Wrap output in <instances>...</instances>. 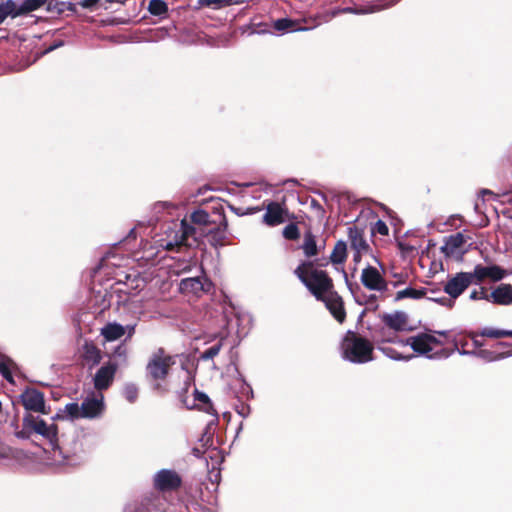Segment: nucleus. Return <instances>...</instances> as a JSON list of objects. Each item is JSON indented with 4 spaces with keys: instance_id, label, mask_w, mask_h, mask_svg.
Instances as JSON below:
<instances>
[{
    "instance_id": "f257e3e1",
    "label": "nucleus",
    "mask_w": 512,
    "mask_h": 512,
    "mask_svg": "<svg viewBox=\"0 0 512 512\" xmlns=\"http://www.w3.org/2000/svg\"><path fill=\"white\" fill-rule=\"evenodd\" d=\"M84 455L83 437L72 423H68V431L59 436L52 448L53 460L59 465L76 466L82 463Z\"/></svg>"
},
{
    "instance_id": "f03ea898",
    "label": "nucleus",
    "mask_w": 512,
    "mask_h": 512,
    "mask_svg": "<svg viewBox=\"0 0 512 512\" xmlns=\"http://www.w3.org/2000/svg\"><path fill=\"white\" fill-rule=\"evenodd\" d=\"M397 343L402 346H409L414 357H425L428 359L447 358L450 354L443 348L444 343L431 333H419L410 336L405 340H398Z\"/></svg>"
},
{
    "instance_id": "7ed1b4c3",
    "label": "nucleus",
    "mask_w": 512,
    "mask_h": 512,
    "mask_svg": "<svg viewBox=\"0 0 512 512\" xmlns=\"http://www.w3.org/2000/svg\"><path fill=\"white\" fill-rule=\"evenodd\" d=\"M294 273L318 300L333 290L331 278L325 271L315 268L312 261L302 262Z\"/></svg>"
},
{
    "instance_id": "20e7f679",
    "label": "nucleus",
    "mask_w": 512,
    "mask_h": 512,
    "mask_svg": "<svg viewBox=\"0 0 512 512\" xmlns=\"http://www.w3.org/2000/svg\"><path fill=\"white\" fill-rule=\"evenodd\" d=\"M343 358L353 363H366L371 361L373 345L365 338L348 331L341 344Z\"/></svg>"
},
{
    "instance_id": "39448f33",
    "label": "nucleus",
    "mask_w": 512,
    "mask_h": 512,
    "mask_svg": "<svg viewBox=\"0 0 512 512\" xmlns=\"http://www.w3.org/2000/svg\"><path fill=\"white\" fill-rule=\"evenodd\" d=\"M186 229L185 220L174 223L173 226L167 228L163 236L156 240L158 247L167 251H178L182 246H190L191 243L188 240L191 236Z\"/></svg>"
},
{
    "instance_id": "423d86ee",
    "label": "nucleus",
    "mask_w": 512,
    "mask_h": 512,
    "mask_svg": "<svg viewBox=\"0 0 512 512\" xmlns=\"http://www.w3.org/2000/svg\"><path fill=\"white\" fill-rule=\"evenodd\" d=\"M472 283V276L469 272L457 273L453 278L448 280L444 287V291L450 296V298L440 297L431 299L441 305L452 307L455 299L459 297Z\"/></svg>"
},
{
    "instance_id": "0eeeda50",
    "label": "nucleus",
    "mask_w": 512,
    "mask_h": 512,
    "mask_svg": "<svg viewBox=\"0 0 512 512\" xmlns=\"http://www.w3.org/2000/svg\"><path fill=\"white\" fill-rule=\"evenodd\" d=\"M24 428L29 432H34L48 440L53 448L57 444L59 431L63 429L58 424L47 423L40 417L28 416L23 420Z\"/></svg>"
},
{
    "instance_id": "6e6552de",
    "label": "nucleus",
    "mask_w": 512,
    "mask_h": 512,
    "mask_svg": "<svg viewBox=\"0 0 512 512\" xmlns=\"http://www.w3.org/2000/svg\"><path fill=\"white\" fill-rule=\"evenodd\" d=\"M212 220H215L217 224L206 225L202 231L198 234V241L207 237L210 244L214 247L223 246L224 240L227 235V220L223 213L213 212Z\"/></svg>"
},
{
    "instance_id": "1a4fd4ad",
    "label": "nucleus",
    "mask_w": 512,
    "mask_h": 512,
    "mask_svg": "<svg viewBox=\"0 0 512 512\" xmlns=\"http://www.w3.org/2000/svg\"><path fill=\"white\" fill-rule=\"evenodd\" d=\"M174 363V358L160 348L151 355L147 364V373L154 380H162Z\"/></svg>"
},
{
    "instance_id": "9d476101",
    "label": "nucleus",
    "mask_w": 512,
    "mask_h": 512,
    "mask_svg": "<svg viewBox=\"0 0 512 512\" xmlns=\"http://www.w3.org/2000/svg\"><path fill=\"white\" fill-rule=\"evenodd\" d=\"M361 283L371 291L383 293L388 290V283L383 273L376 267L368 265L361 272Z\"/></svg>"
},
{
    "instance_id": "9b49d317",
    "label": "nucleus",
    "mask_w": 512,
    "mask_h": 512,
    "mask_svg": "<svg viewBox=\"0 0 512 512\" xmlns=\"http://www.w3.org/2000/svg\"><path fill=\"white\" fill-rule=\"evenodd\" d=\"M185 220V228L191 236L194 242H198V234L206 225L217 224L215 220H212V213L209 214L204 210H196L190 215L191 224Z\"/></svg>"
},
{
    "instance_id": "f8f14e48",
    "label": "nucleus",
    "mask_w": 512,
    "mask_h": 512,
    "mask_svg": "<svg viewBox=\"0 0 512 512\" xmlns=\"http://www.w3.org/2000/svg\"><path fill=\"white\" fill-rule=\"evenodd\" d=\"M153 481L155 488L162 492L176 490L182 483L180 475L176 471L170 469H162L158 471L154 475Z\"/></svg>"
},
{
    "instance_id": "ddd939ff",
    "label": "nucleus",
    "mask_w": 512,
    "mask_h": 512,
    "mask_svg": "<svg viewBox=\"0 0 512 512\" xmlns=\"http://www.w3.org/2000/svg\"><path fill=\"white\" fill-rule=\"evenodd\" d=\"M210 288L211 282L205 276L184 278L179 284L181 293L197 297L208 292Z\"/></svg>"
},
{
    "instance_id": "4468645a",
    "label": "nucleus",
    "mask_w": 512,
    "mask_h": 512,
    "mask_svg": "<svg viewBox=\"0 0 512 512\" xmlns=\"http://www.w3.org/2000/svg\"><path fill=\"white\" fill-rule=\"evenodd\" d=\"M469 273L472 276V282L475 284L482 282L485 279L499 281L506 275V271L497 265H476L473 272Z\"/></svg>"
},
{
    "instance_id": "2eb2a0df",
    "label": "nucleus",
    "mask_w": 512,
    "mask_h": 512,
    "mask_svg": "<svg viewBox=\"0 0 512 512\" xmlns=\"http://www.w3.org/2000/svg\"><path fill=\"white\" fill-rule=\"evenodd\" d=\"M20 397L26 410L47 414L44 396L38 390L34 388L26 389Z\"/></svg>"
},
{
    "instance_id": "dca6fc26",
    "label": "nucleus",
    "mask_w": 512,
    "mask_h": 512,
    "mask_svg": "<svg viewBox=\"0 0 512 512\" xmlns=\"http://www.w3.org/2000/svg\"><path fill=\"white\" fill-rule=\"evenodd\" d=\"M303 23H308V20L303 18L300 20H293L290 18H281L277 19L273 23V28L280 32H295V31H306L317 27L320 22H316V19L313 20V24L309 27L303 26Z\"/></svg>"
},
{
    "instance_id": "f3484780",
    "label": "nucleus",
    "mask_w": 512,
    "mask_h": 512,
    "mask_svg": "<svg viewBox=\"0 0 512 512\" xmlns=\"http://www.w3.org/2000/svg\"><path fill=\"white\" fill-rule=\"evenodd\" d=\"M319 300L325 303L327 309L338 322L342 323L344 321L346 314L343 307V301L337 293L332 290Z\"/></svg>"
},
{
    "instance_id": "a211bd4d",
    "label": "nucleus",
    "mask_w": 512,
    "mask_h": 512,
    "mask_svg": "<svg viewBox=\"0 0 512 512\" xmlns=\"http://www.w3.org/2000/svg\"><path fill=\"white\" fill-rule=\"evenodd\" d=\"M287 210L277 202H270L266 207L263 221L269 226H276L285 222Z\"/></svg>"
},
{
    "instance_id": "6ab92c4d",
    "label": "nucleus",
    "mask_w": 512,
    "mask_h": 512,
    "mask_svg": "<svg viewBox=\"0 0 512 512\" xmlns=\"http://www.w3.org/2000/svg\"><path fill=\"white\" fill-rule=\"evenodd\" d=\"M468 240H471L470 236L458 232L454 235L449 236L445 240V243L442 246V251L448 256L458 254L462 251L463 246L466 244Z\"/></svg>"
},
{
    "instance_id": "aec40b11",
    "label": "nucleus",
    "mask_w": 512,
    "mask_h": 512,
    "mask_svg": "<svg viewBox=\"0 0 512 512\" xmlns=\"http://www.w3.org/2000/svg\"><path fill=\"white\" fill-rule=\"evenodd\" d=\"M116 365L107 364L102 366L94 377V385L98 390L107 389L114 379Z\"/></svg>"
},
{
    "instance_id": "412c9836",
    "label": "nucleus",
    "mask_w": 512,
    "mask_h": 512,
    "mask_svg": "<svg viewBox=\"0 0 512 512\" xmlns=\"http://www.w3.org/2000/svg\"><path fill=\"white\" fill-rule=\"evenodd\" d=\"M104 408L103 396L87 398L81 404L82 418H95L99 416Z\"/></svg>"
},
{
    "instance_id": "4be33fe9",
    "label": "nucleus",
    "mask_w": 512,
    "mask_h": 512,
    "mask_svg": "<svg viewBox=\"0 0 512 512\" xmlns=\"http://www.w3.org/2000/svg\"><path fill=\"white\" fill-rule=\"evenodd\" d=\"M489 302L508 306L512 304V285L500 284L489 294Z\"/></svg>"
},
{
    "instance_id": "5701e85b",
    "label": "nucleus",
    "mask_w": 512,
    "mask_h": 512,
    "mask_svg": "<svg viewBox=\"0 0 512 512\" xmlns=\"http://www.w3.org/2000/svg\"><path fill=\"white\" fill-rule=\"evenodd\" d=\"M348 238L353 251L369 252L370 246L364 238L363 232L357 227L348 228Z\"/></svg>"
},
{
    "instance_id": "b1692460",
    "label": "nucleus",
    "mask_w": 512,
    "mask_h": 512,
    "mask_svg": "<svg viewBox=\"0 0 512 512\" xmlns=\"http://www.w3.org/2000/svg\"><path fill=\"white\" fill-rule=\"evenodd\" d=\"M399 1L400 0H378L374 4L367 6L366 8H345L341 11L354 14L375 13L390 8L397 4Z\"/></svg>"
},
{
    "instance_id": "393cba45",
    "label": "nucleus",
    "mask_w": 512,
    "mask_h": 512,
    "mask_svg": "<svg viewBox=\"0 0 512 512\" xmlns=\"http://www.w3.org/2000/svg\"><path fill=\"white\" fill-rule=\"evenodd\" d=\"M383 322L395 331H403L407 326V315L404 312H394L383 316Z\"/></svg>"
},
{
    "instance_id": "a878e982",
    "label": "nucleus",
    "mask_w": 512,
    "mask_h": 512,
    "mask_svg": "<svg viewBox=\"0 0 512 512\" xmlns=\"http://www.w3.org/2000/svg\"><path fill=\"white\" fill-rule=\"evenodd\" d=\"M47 0H24L20 5L15 2L14 15L16 17L36 11L46 4Z\"/></svg>"
},
{
    "instance_id": "bb28decb",
    "label": "nucleus",
    "mask_w": 512,
    "mask_h": 512,
    "mask_svg": "<svg viewBox=\"0 0 512 512\" xmlns=\"http://www.w3.org/2000/svg\"><path fill=\"white\" fill-rule=\"evenodd\" d=\"M67 418L70 419H77L82 418V409L81 405H78L77 403H69L65 406L64 410L61 413H58L53 419L54 420H61L66 423L68 426L69 421H67Z\"/></svg>"
},
{
    "instance_id": "cd10ccee",
    "label": "nucleus",
    "mask_w": 512,
    "mask_h": 512,
    "mask_svg": "<svg viewBox=\"0 0 512 512\" xmlns=\"http://www.w3.org/2000/svg\"><path fill=\"white\" fill-rule=\"evenodd\" d=\"M324 246H318L316 238L311 232L304 234L303 244L301 246L303 253L306 257L310 258L316 256Z\"/></svg>"
},
{
    "instance_id": "c85d7f7f",
    "label": "nucleus",
    "mask_w": 512,
    "mask_h": 512,
    "mask_svg": "<svg viewBox=\"0 0 512 512\" xmlns=\"http://www.w3.org/2000/svg\"><path fill=\"white\" fill-rule=\"evenodd\" d=\"M126 328L118 323H108L101 329V335L107 341H115L125 334Z\"/></svg>"
},
{
    "instance_id": "c756f323",
    "label": "nucleus",
    "mask_w": 512,
    "mask_h": 512,
    "mask_svg": "<svg viewBox=\"0 0 512 512\" xmlns=\"http://www.w3.org/2000/svg\"><path fill=\"white\" fill-rule=\"evenodd\" d=\"M347 257V244L340 240L338 241L330 255V262L334 265L343 264Z\"/></svg>"
},
{
    "instance_id": "7c9ffc66",
    "label": "nucleus",
    "mask_w": 512,
    "mask_h": 512,
    "mask_svg": "<svg viewBox=\"0 0 512 512\" xmlns=\"http://www.w3.org/2000/svg\"><path fill=\"white\" fill-rule=\"evenodd\" d=\"M82 356L84 360L91 365H96L101 360L100 350L91 343H86L83 346Z\"/></svg>"
},
{
    "instance_id": "2f4dec72",
    "label": "nucleus",
    "mask_w": 512,
    "mask_h": 512,
    "mask_svg": "<svg viewBox=\"0 0 512 512\" xmlns=\"http://www.w3.org/2000/svg\"><path fill=\"white\" fill-rule=\"evenodd\" d=\"M219 337V341L214 344L213 346L209 347L208 349H206L201 355H200V359L204 360V361H207V360H211L213 359L214 357H216L222 346H223V342L224 340L226 339L227 337V334L226 333H219L217 335Z\"/></svg>"
},
{
    "instance_id": "473e14b6",
    "label": "nucleus",
    "mask_w": 512,
    "mask_h": 512,
    "mask_svg": "<svg viewBox=\"0 0 512 512\" xmlns=\"http://www.w3.org/2000/svg\"><path fill=\"white\" fill-rule=\"evenodd\" d=\"M428 289H414L411 287L400 290L396 293V300H402L404 298L420 299L428 295Z\"/></svg>"
},
{
    "instance_id": "72a5a7b5",
    "label": "nucleus",
    "mask_w": 512,
    "mask_h": 512,
    "mask_svg": "<svg viewBox=\"0 0 512 512\" xmlns=\"http://www.w3.org/2000/svg\"><path fill=\"white\" fill-rule=\"evenodd\" d=\"M474 355L484 359L487 362H493L512 356V351L498 353L490 350H479L478 352H475Z\"/></svg>"
},
{
    "instance_id": "f704fd0d",
    "label": "nucleus",
    "mask_w": 512,
    "mask_h": 512,
    "mask_svg": "<svg viewBox=\"0 0 512 512\" xmlns=\"http://www.w3.org/2000/svg\"><path fill=\"white\" fill-rule=\"evenodd\" d=\"M148 11L151 15L163 17L168 12V5L163 0H150Z\"/></svg>"
},
{
    "instance_id": "c9c22d12",
    "label": "nucleus",
    "mask_w": 512,
    "mask_h": 512,
    "mask_svg": "<svg viewBox=\"0 0 512 512\" xmlns=\"http://www.w3.org/2000/svg\"><path fill=\"white\" fill-rule=\"evenodd\" d=\"M15 1L7 0L0 3V25L6 20L7 17L16 18L14 15Z\"/></svg>"
},
{
    "instance_id": "e433bc0d",
    "label": "nucleus",
    "mask_w": 512,
    "mask_h": 512,
    "mask_svg": "<svg viewBox=\"0 0 512 512\" xmlns=\"http://www.w3.org/2000/svg\"><path fill=\"white\" fill-rule=\"evenodd\" d=\"M480 335L483 337L489 338H502V337H512V330H503V329H495V328H484Z\"/></svg>"
},
{
    "instance_id": "4c0bfd02",
    "label": "nucleus",
    "mask_w": 512,
    "mask_h": 512,
    "mask_svg": "<svg viewBox=\"0 0 512 512\" xmlns=\"http://www.w3.org/2000/svg\"><path fill=\"white\" fill-rule=\"evenodd\" d=\"M384 355H386L388 358L392 359V360H397V361H410L413 356L411 355H404L398 351H396L394 348L392 347H380L379 348Z\"/></svg>"
},
{
    "instance_id": "58836bf2",
    "label": "nucleus",
    "mask_w": 512,
    "mask_h": 512,
    "mask_svg": "<svg viewBox=\"0 0 512 512\" xmlns=\"http://www.w3.org/2000/svg\"><path fill=\"white\" fill-rule=\"evenodd\" d=\"M195 400L199 401L200 403H203L205 405L204 410L212 415H216L215 410L213 409L212 405L209 403V397L202 392L195 391Z\"/></svg>"
},
{
    "instance_id": "ea45409f",
    "label": "nucleus",
    "mask_w": 512,
    "mask_h": 512,
    "mask_svg": "<svg viewBox=\"0 0 512 512\" xmlns=\"http://www.w3.org/2000/svg\"><path fill=\"white\" fill-rule=\"evenodd\" d=\"M124 397L130 402L133 403L136 401L138 397V388L134 384H127L123 389Z\"/></svg>"
},
{
    "instance_id": "a19ab883",
    "label": "nucleus",
    "mask_w": 512,
    "mask_h": 512,
    "mask_svg": "<svg viewBox=\"0 0 512 512\" xmlns=\"http://www.w3.org/2000/svg\"><path fill=\"white\" fill-rule=\"evenodd\" d=\"M283 236L289 240H295L299 237V229L295 224H289L283 229Z\"/></svg>"
},
{
    "instance_id": "79ce46f5",
    "label": "nucleus",
    "mask_w": 512,
    "mask_h": 512,
    "mask_svg": "<svg viewBox=\"0 0 512 512\" xmlns=\"http://www.w3.org/2000/svg\"><path fill=\"white\" fill-rule=\"evenodd\" d=\"M12 364L13 363L10 360L0 362V373L9 382H13L10 371V367L12 366Z\"/></svg>"
},
{
    "instance_id": "37998d69",
    "label": "nucleus",
    "mask_w": 512,
    "mask_h": 512,
    "mask_svg": "<svg viewBox=\"0 0 512 512\" xmlns=\"http://www.w3.org/2000/svg\"><path fill=\"white\" fill-rule=\"evenodd\" d=\"M231 0H198L201 6L212 7L214 9L220 8L223 5L230 4Z\"/></svg>"
},
{
    "instance_id": "c03bdc74",
    "label": "nucleus",
    "mask_w": 512,
    "mask_h": 512,
    "mask_svg": "<svg viewBox=\"0 0 512 512\" xmlns=\"http://www.w3.org/2000/svg\"><path fill=\"white\" fill-rule=\"evenodd\" d=\"M489 294L484 287L479 288L478 290H473L470 293L471 300H486L489 302Z\"/></svg>"
},
{
    "instance_id": "a18cd8bd",
    "label": "nucleus",
    "mask_w": 512,
    "mask_h": 512,
    "mask_svg": "<svg viewBox=\"0 0 512 512\" xmlns=\"http://www.w3.org/2000/svg\"><path fill=\"white\" fill-rule=\"evenodd\" d=\"M466 346H468L467 341H455V348L461 355H470L474 354L475 352H471L469 350H466Z\"/></svg>"
},
{
    "instance_id": "49530a36",
    "label": "nucleus",
    "mask_w": 512,
    "mask_h": 512,
    "mask_svg": "<svg viewBox=\"0 0 512 512\" xmlns=\"http://www.w3.org/2000/svg\"><path fill=\"white\" fill-rule=\"evenodd\" d=\"M375 229L381 235H388V233H389V229H388L387 225L382 220L377 221V223L375 225Z\"/></svg>"
},
{
    "instance_id": "de8ad7c7",
    "label": "nucleus",
    "mask_w": 512,
    "mask_h": 512,
    "mask_svg": "<svg viewBox=\"0 0 512 512\" xmlns=\"http://www.w3.org/2000/svg\"><path fill=\"white\" fill-rule=\"evenodd\" d=\"M174 207H175L174 204H172L171 202H167V201H160V202H157L154 204V209L157 211H160L163 209L174 208Z\"/></svg>"
},
{
    "instance_id": "09e8293b",
    "label": "nucleus",
    "mask_w": 512,
    "mask_h": 512,
    "mask_svg": "<svg viewBox=\"0 0 512 512\" xmlns=\"http://www.w3.org/2000/svg\"><path fill=\"white\" fill-rule=\"evenodd\" d=\"M100 0H80L78 5L84 9H92Z\"/></svg>"
},
{
    "instance_id": "8fccbe9b",
    "label": "nucleus",
    "mask_w": 512,
    "mask_h": 512,
    "mask_svg": "<svg viewBox=\"0 0 512 512\" xmlns=\"http://www.w3.org/2000/svg\"><path fill=\"white\" fill-rule=\"evenodd\" d=\"M368 252H358V251H354V255H353V261L355 263H359L361 261V257L365 254H367Z\"/></svg>"
},
{
    "instance_id": "3c124183",
    "label": "nucleus",
    "mask_w": 512,
    "mask_h": 512,
    "mask_svg": "<svg viewBox=\"0 0 512 512\" xmlns=\"http://www.w3.org/2000/svg\"><path fill=\"white\" fill-rule=\"evenodd\" d=\"M472 341H473V345L474 347H480L482 346L483 344L477 339V336L476 335H472Z\"/></svg>"
},
{
    "instance_id": "603ef678",
    "label": "nucleus",
    "mask_w": 512,
    "mask_h": 512,
    "mask_svg": "<svg viewBox=\"0 0 512 512\" xmlns=\"http://www.w3.org/2000/svg\"><path fill=\"white\" fill-rule=\"evenodd\" d=\"M135 326H136L135 324H133V325H128V326H127V329H128V335H129V336H132V335H133L134 330H135Z\"/></svg>"
},
{
    "instance_id": "864d4df0",
    "label": "nucleus",
    "mask_w": 512,
    "mask_h": 512,
    "mask_svg": "<svg viewBox=\"0 0 512 512\" xmlns=\"http://www.w3.org/2000/svg\"><path fill=\"white\" fill-rule=\"evenodd\" d=\"M7 457H8V453L4 449H0V460L7 458Z\"/></svg>"
},
{
    "instance_id": "5fc2aeb1",
    "label": "nucleus",
    "mask_w": 512,
    "mask_h": 512,
    "mask_svg": "<svg viewBox=\"0 0 512 512\" xmlns=\"http://www.w3.org/2000/svg\"><path fill=\"white\" fill-rule=\"evenodd\" d=\"M61 45H62V43H61V42H59V43H55V45H53V46H51L50 48H48V49L46 50V52L52 51V50L56 49L57 47H60Z\"/></svg>"
},
{
    "instance_id": "6e6d98bb",
    "label": "nucleus",
    "mask_w": 512,
    "mask_h": 512,
    "mask_svg": "<svg viewBox=\"0 0 512 512\" xmlns=\"http://www.w3.org/2000/svg\"><path fill=\"white\" fill-rule=\"evenodd\" d=\"M436 333L441 335V336H446L447 335V331H439V332H436Z\"/></svg>"
},
{
    "instance_id": "4d7b16f0",
    "label": "nucleus",
    "mask_w": 512,
    "mask_h": 512,
    "mask_svg": "<svg viewBox=\"0 0 512 512\" xmlns=\"http://www.w3.org/2000/svg\"><path fill=\"white\" fill-rule=\"evenodd\" d=\"M482 193H483V194H492V192H491V191H489V190H483V191H482Z\"/></svg>"
},
{
    "instance_id": "13d9d810",
    "label": "nucleus",
    "mask_w": 512,
    "mask_h": 512,
    "mask_svg": "<svg viewBox=\"0 0 512 512\" xmlns=\"http://www.w3.org/2000/svg\"><path fill=\"white\" fill-rule=\"evenodd\" d=\"M425 297H427L428 299L432 300V299H431V298H432L431 296H427V295H426ZM433 298H437V295H434V297H433Z\"/></svg>"
},
{
    "instance_id": "bf43d9fd",
    "label": "nucleus",
    "mask_w": 512,
    "mask_h": 512,
    "mask_svg": "<svg viewBox=\"0 0 512 512\" xmlns=\"http://www.w3.org/2000/svg\"><path fill=\"white\" fill-rule=\"evenodd\" d=\"M499 345H501V346H506V345H507V343L500 342V343H499Z\"/></svg>"
}]
</instances>
